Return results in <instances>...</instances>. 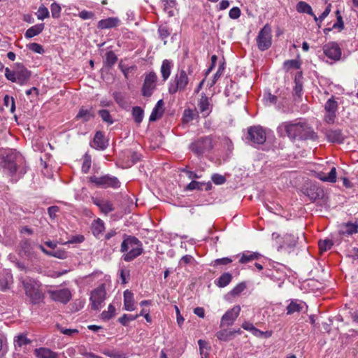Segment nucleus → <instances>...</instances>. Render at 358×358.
<instances>
[{
	"instance_id": "1",
	"label": "nucleus",
	"mask_w": 358,
	"mask_h": 358,
	"mask_svg": "<svg viewBox=\"0 0 358 358\" xmlns=\"http://www.w3.org/2000/svg\"><path fill=\"white\" fill-rule=\"evenodd\" d=\"M277 134L281 138L287 137L292 142L315 141L318 137L313 127L301 119L281 122L277 127Z\"/></svg>"
},
{
	"instance_id": "2",
	"label": "nucleus",
	"mask_w": 358,
	"mask_h": 358,
	"mask_svg": "<svg viewBox=\"0 0 358 358\" xmlns=\"http://www.w3.org/2000/svg\"><path fill=\"white\" fill-rule=\"evenodd\" d=\"M120 252L124 253L122 259L130 262L143 253V244L136 236L124 234Z\"/></svg>"
},
{
	"instance_id": "3",
	"label": "nucleus",
	"mask_w": 358,
	"mask_h": 358,
	"mask_svg": "<svg viewBox=\"0 0 358 358\" xmlns=\"http://www.w3.org/2000/svg\"><path fill=\"white\" fill-rule=\"evenodd\" d=\"M26 296L34 305L43 302L45 295L41 290V283L31 278L27 277L21 280Z\"/></svg>"
},
{
	"instance_id": "4",
	"label": "nucleus",
	"mask_w": 358,
	"mask_h": 358,
	"mask_svg": "<svg viewBox=\"0 0 358 358\" xmlns=\"http://www.w3.org/2000/svg\"><path fill=\"white\" fill-rule=\"evenodd\" d=\"M5 76L8 80L22 85L30 78L31 72L22 64L16 63L13 71L8 67L5 69Z\"/></svg>"
},
{
	"instance_id": "5",
	"label": "nucleus",
	"mask_w": 358,
	"mask_h": 358,
	"mask_svg": "<svg viewBox=\"0 0 358 358\" xmlns=\"http://www.w3.org/2000/svg\"><path fill=\"white\" fill-rule=\"evenodd\" d=\"M213 147V140L211 136L200 137L189 145V150L198 157H201L209 152Z\"/></svg>"
},
{
	"instance_id": "6",
	"label": "nucleus",
	"mask_w": 358,
	"mask_h": 358,
	"mask_svg": "<svg viewBox=\"0 0 358 358\" xmlns=\"http://www.w3.org/2000/svg\"><path fill=\"white\" fill-rule=\"evenodd\" d=\"M189 83V78L184 69L179 70L169 84V92L174 94L178 91H184Z\"/></svg>"
},
{
	"instance_id": "7",
	"label": "nucleus",
	"mask_w": 358,
	"mask_h": 358,
	"mask_svg": "<svg viewBox=\"0 0 358 358\" xmlns=\"http://www.w3.org/2000/svg\"><path fill=\"white\" fill-rule=\"evenodd\" d=\"M22 157L16 153H10L6 155L3 159V172L8 177L13 178L16 172L18 164L21 162Z\"/></svg>"
},
{
	"instance_id": "8",
	"label": "nucleus",
	"mask_w": 358,
	"mask_h": 358,
	"mask_svg": "<svg viewBox=\"0 0 358 358\" xmlns=\"http://www.w3.org/2000/svg\"><path fill=\"white\" fill-rule=\"evenodd\" d=\"M245 138L251 145H262L266 140V131L261 126L250 127Z\"/></svg>"
},
{
	"instance_id": "9",
	"label": "nucleus",
	"mask_w": 358,
	"mask_h": 358,
	"mask_svg": "<svg viewBox=\"0 0 358 358\" xmlns=\"http://www.w3.org/2000/svg\"><path fill=\"white\" fill-rule=\"evenodd\" d=\"M90 181L101 188L117 189L120 187V182L117 178L106 174L102 176H93L90 178Z\"/></svg>"
},
{
	"instance_id": "10",
	"label": "nucleus",
	"mask_w": 358,
	"mask_h": 358,
	"mask_svg": "<svg viewBox=\"0 0 358 358\" xmlns=\"http://www.w3.org/2000/svg\"><path fill=\"white\" fill-rule=\"evenodd\" d=\"M256 42L259 50L264 51L268 50L272 44L271 28L266 24L259 31L256 38Z\"/></svg>"
},
{
	"instance_id": "11",
	"label": "nucleus",
	"mask_w": 358,
	"mask_h": 358,
	"mask_svg": "<svg viewBox=\"0 0 358 358\" xmlns=\"http://www.w3.org/2000/svg\"><path fill=\"white\" fill-rule=\"evenodd\" d=\"M106 294L103 284L92 291L90 301L92 309L98 310L102 307L106 299Z\"/></svg>"
},
{
	"instance_id": "12",
	"label": "nucleus",
	"mask_w": 358,
	"mask_h": 358,
	"mask_svg": "<svg viewBox=\"0 0 358 358\" xmlns=\"http://www.w3.org/2000/svg\"><path fill=\"white\" fill-rule=\"evenodd\" d=\"M157 81V76L155 72L151 71L145 75V79L141 90V93L143 96H151L156 89Z\"/></svg>"
},
{
	"instance_id": "13",
	"label": "nucleus",
	"mask_w": 358,
	"mask_h": 358,
	"mask_svg": "<svg viewBox=\"0 0 358 358\" xmlns=\"http://www.w3.org/2000/svg\"><path fill=\"white\" fill-rule=\"evenodd\" d=\"M324 54L329 59L338 61L341 59L342 52L338 44L336 42H329L323 46Z\"/></svg>"
},
{
	"instance_id": "14",
	"label": "nucleus",
	"mask_w": 358,
	"mask_h": 358,
	"mask_svg": "<svg viewBox=\"0 0 358 358\" xmlns=\"http://www.w3.org/2000/svg\"><path fill=\"white\" fill-rule=\"evenodd\" d=\"M48 294L50 298L62 303H67L72 297L71 292L68 288H63L57 290H49Z\"/></svg>"
},
{
	"instance_id": "15",
	"label": "nucleus",
	"mask_w": 358,
	"mask_h": 358,
	"mask_svg": "<svg viewBox=\"0 0 358 358\" xmlns=\"http://www.w3.org/2000/svg\"><path fill=\"white\" fill-rule=\"evenodd\" d=\"M304 193L311 201L322 199L324 196V189L317 183H310L306 188Z\"/></svg>"
},
{
	"instance_id": "16",
	"label": "nucleus",
	"mask_w": 358,
	"mask_h": 358,
	"mask_svg": "<svg viewBox=\"0 0 358 358\" xmlns=\"http://www.w3.org/2000/svg\"><path fill=\"white\" fill-rule=\"evenodd\" d=\"M240 311V306H235L227 310L221 318L220 327L232 325L238 317Z\"/></svg>"
},
{
	"instance_id": "17",
	"label": "nucleus",
	"mask_w": 358,
	"mask_h": 358,
	"mask_svg": "<svg viewBox=\"0 0 358 358\" xmlns=\"http://www.w3.org/2000/svg\"><path fill=\"white\" fill-rule=\"evenodd\" d=\"M108 146V141L105 139L103 133L102 131H96L93 141L91 143V147L96 149L103 150Z\"/></svg>"
},
{
	"instance_id": "18",
	"label": "nucleus",
	"mask_w": 358,
	"mask_h": 358,
	"mask_svg": "<svg viewBox=\"0 0 358 358\" xmlns=\"http://www.w3.org/2000/svg\"><path fill=\"white\" fill-rule=\"evenodd\" d=\"M120 24V20L118 17H109L99 20L97 24V28L99 29H111L118 27Z\"/></svg>"
},
{
	"instance_id": "19",
	"label": "nucleus",
	"mask_w": 358,
	"mask_h": 358,
	"mask_svg": "<svg viewBox=\"0 0 358 358\" xmlns=\"http://www.w3.org/2000/svg\"><path fill=\"white\" fill-rule=\"evenodd\" d=\"M326 137L328 141L336 143H343L344 136L341 129H330L327 131Z\"/></svg>"
},
{
	"instance_id": "20",
	"label": "nucleus",
	"mask_w": 358,
	"mask_h": 358,
	"mask_svg": "<svg viewBox=\"0 0 358 358\" xmlns=\"http://www.w3.org/2000/svg\"><path fill=\"white\" fill-rule=\"evenodd\" d=\"M93 202L106 215L115 210L113 203L109 201L96 198L93 199Z\"/></svg>"
},
{
	"instance_id": "21",
	"label": "nucleus",
	"mask_w": 358,
	"mask_h": 358,
	"mask_svg": "<svg viewBox=\"0 0 358 358\" xmlns=\"http://www.w3.org/2000/svg\"><path fill=\"white\" fill-rule=\"evenodd\" d=\"M198 108L203 117H206L211 112L208 98L203 94L198 101Z\"/></svg>"
},
{
	"instance_id": "22",
	"label": "nucleus",
	"mask_w": 358,
	"mask_h": 358,
	"mask_svg": "<svg viewBox=\"0 0 358 358\" xmlns=\"http://www.w3.org/2000/svg\"><path fill=\"white\" fill-rule=\"evenodd\" d=\"M316 178L323 182L334 183L337 178L336 169L332 167L327 176L324 172H318L316 173Z\"/></svg>"
},
{
	"instance_id": "23",
	"label": "nucleus",
	"mask_w": 358,
	"mask_h": 358,
	"mask_svg": "<svg viewBox=\"0 0 358 358\" xmlns=\"http://www.w3.org/2000/svg\"><path fill=\"white\" fill-rule=\"evenodd\" d=\"M95 117L94 110L92 108H86L84 106H82L76 117V119L77 120H82L83 122H88L91 119H93Z\"/></svg>"
},
{
	"instance_id": "24",
	"label": "nucleus",
	"mask_w": 358,
	"mask_h": 358,
	"mask_svg": "<svg viewBox=\"0 0 358 358\" xmlns=\"http://www.w3.org/2000/svg\"><path fill=\"white\" fill-rule=\"evenodd\" d=\"M358 232V224L347 222L341 226L339 234L343 236H350Z\"/></svg>"
},
{
	"instance_id": "25",
	"label": "nucleus",
	"mask_w": 358,
	"mask_h": 358,
	"mask_svg": "<svg viewBox=\"0 0 358 358\" xmlns=\"http://www.w3.org/2000/svg\"><path fill=\"white\" fill-rule=\"evenodd\" d=\"M37 358H58V353L47 348H39L34 350Z\"/></svg>"
},
{
	"instance_id": "26",
	"label": "nucleus",
	"mask_w": 358,
	"mask_h": 358,
	"mask_svg": "<svg viewBox=\"0 0 358 358\" xmlns=\"http://www.w3.org/2000/svg\"><path fill=\"white\" fill-rule=\"evenodd\" d=\"M173 66V62L171 60L164 59L162 62L161 69H160V72L162 74L163 81H166L168 80V78H169V76L171 75V69H172Z\"/></svg>"
},
{
	"instance_id": "27",
	"label": "nucleus",
	"mask_w": 358,
	"mask_h": 358,
	"mask_svg": "<svg viewBox=\"0 0 358 358\" xmlns=\"http://www.w3.org/2000/svg\"><path fill=\"white\" fill-rule=\"evenodd\" d=\"M164 101L162 99H160L157 101V104L152 109V111L150 116V121L154 122L156 121L157 119L161 117L164 113Z\"/></svg>"
},
{
	"instance_id": "28",
	"label": "nucleus",
	"mask_w": 358,
	"mask_h": 358,
	"mask_svg": "<svg viewBox=\"0 0 358 358\" xmlns=\"http://www.w3.org/2000/svg\"><path fill=\"white\" fill-rule=\"evenodd\" d=\"M124 309L128 311H132L135 309L134 295L129 289L124 292Z\"/></svg>"
},
{
	"instance_id": "29",
	"label": "nucleus",
	"mask_w": 358,
	"mask_h": 358,
	"mask_svg": "<svg viewBox=\"0 0 358 358\" xmlns=\"http://www.w3.org/2000/svg\"><path fill=\"white\" fill-rule=\"evenodd\" d=\"M211 183L210 182H201L196 180H192L189 182L187 187L186 189L187 190H203L205 189L206 191L210 190L211 189Z\"/></svg>"
},
{
	"instance_id": "30",
	"label": "nucleus",
	"mask_w": 358,
	"mask_h": 358,
	"mask_svg": "<svg viewBox=\"0 0 358 358\" xmlns=\"http://www.w3.org/2000/svg\"><path fill=\"white\" fill-rule=\"evenodd\" d=\"M261 255L257 252H245L241 254L239 262L241 264H247L254 260L258 259Z\"/></svg>"
},
{
	"instance_id": "31",
	"label": "nucleus",
	"mask_w": 358,
	"mask_h": 358,
	"mask_svg": "<svg viewBox=\"0 0 358 358\" xmlns=\"http://www.w3.org/2000/svg\"><path fill=\"white\" fill-rule=\"evenodd\" d=\"M43 29H44V24L43 23L37 24L29 28L26 31V32L24 34V36L27 38H33V37L38 35L39 34H41Z\"/></svg>"
},
{
	"instance_id": "32",
	"label": "nucleus",
	"mask_w": 358,
	"mask_h": 358,
	"mask_svg": "<svg viewBox=\"0 0 358 358\" xmlns=\"http://www.w3.org/2000/svg\"><path fill=\"white\" fill-rule=\"evenodd\" d=\"M232 280V275L228 272L222 274L217 280L215 284L219 287H224L227 286Z\"/></svg>"
},
{
	"instance_id": "33",
	"label": "nucleus",
	"mask_w": 358,
	"mask_h": 358,
	"mask_svg": "<svg viewBox=\"0 0 358 358\" xmlns=\"http://www.w3.org/2000/svg\"><path fill=\"white\" fill-rule=\"evenodd\" d=\"M296 10L299 13H306L310 15H314L311 6L306 1H299L296 6Z\"/></svg>"
},
{
	"instance_id": "34",
	"label": "nucleus",
	"mask_w": 358,
	"mask_h": 358,
	"mask_svg": "<svg viewBox=\"0 0 358 358\" xmlns=\"http://www.w3.org/2000/svg\"><path fill=\"white\" fill-rule=\"evenodd\" d=\"M131 114L135 122L140 124L144 117V110L143 108L140 106H134L132 108Z\"/></svg>"
},
{
	"instance_id": "35",
	"label": "nucleus",
	"mask_w": 358,
	"mask_h": 358,
	"mask_svg": "<svg viewBox=\"0 0 358 358\" xmlns=\"http://www.w3.org/2000/svg\"><path fill=\"white\" fill-rule=\"evenodd\" d=\"M302 309L303 306L301 303H299L296 300H292L290 303L287 306V314L292 315L294 313H299Z\"/></svg>"
},
{
	"instance_id": "36",
	"label": "nucleus",
	"mask_w": 358,
	"mask_h": 358,
	"mask_svg": "<svg viewBox=\"0 0 358 358\" xmlns=\"http://www.w3.org/2000/svg\"><path fill=\"white\" fill-rule=\"evenodd\" d=\"M235 336V331H229L227 329H223L219 331L216 334L217 338L222 341H229L234 338Z\"/></svg>"
},
{
	"instance_id": "37",
	"label": "nucleus",
	"mask_w": 358,
	"mask_h": 358,
	"mask_svg": "<svg viewBox=\"0 0 358 358\" xmlns=\"http://www.w3.org/2000/svg\"><path fill=\"white\" fill-rule=\"evenodd\" d=\"M92 229L93 234L98 236L105 229L104 222L100 218H98L92 223Z\"/></svg>"
},
{
	"instance_id": "38",
	"label": "nucleus",
	"mask_w": 358,
	"mask_h": 358,
	"mask_svg": "<svg viewBox=\"0 0 358 358\" xmlns=\"http://www.w3.org/2000/svg\"><path fill=\"white\" fill-rule=\"evenodd\" d=\"M338 108V103L334 96L329 98L324 105V110L326 112L336 113Z\"/></svg>"
},
{
	"instance_id": "39",
	"label": "nucleus",
	"mask_w": 358,
	"mask_h": 358,
	"mask_svg": "<svg viewBox=\"0 0 358 358\" xmlns=\"http://www.w3.org/2000/svg\"><path fill=\"white\" fill-rule=\"evenodd\" d=\"M301 76H302L301 73H299L297 75H296L295 79H294L295 86L294 87L293 92H294V94L297 96L298 97L301 96L302 91H303V85L301 81Z\"/></svg>"
},
{
	"instance_id": "40",
	"label": "nucleus",
	"mask_w": 358,
	"mask_h": 358,
	"mask_svg": "<svg viewBox=\"0 0 358 358\" xmlns=\"http://www.w3.org/2000/svg\"><path fill=\"white\" fill-rule=\"evenodd\" d=\"M117 61V57L115 52L112 50L108 51L106 54V58L104 60V65L106 67L111 68L113 66Z\"/></svg>"
},
{
	"instance_id": "41",
	"label": "nucleus",
	"mask_w": 358,
	"mask_h": 358,
	"mask_svg": "<svg viewBox=\"0 0 358 358\" xmlns=\"http://www.w3.org/2000/svg\"><path fill=\"white\" fill-rule=\"evenodd\" d=\"M164 6V10L166 12L169 16L174 15L173 9L176 6V0H162Z\"/></svg>"
},
{
	"instance_id": "42",
	"label": "nucleus",
	"mask_w": 358,
	"mask_h": 358,
	"mask_svg": "<svg viewBox=\"0 0 358 358\" xmlns=\"http://www.w3.org/2000/svg\"><path fill=\"white\" fill-rule=\"evenodd\" d=\"M102 353L110 358H128L127 354L114 349H106L102 351Z\"/></svg>"
},
{
	"instance_id": "43",
	"label": "nucleus",
	"mask_w": 358,
	"mask_h": 358,
	"mask_svg": "<svg viewBox=\"0 0 358 358\" xmlns=\"http://www.w3.org/2000/svg\"><path fill=\"white\" fill-rule=\"evenodd\" d=\"M301 67V63L296 59L286 60L283 63V69L286 71H289L291 69H299Z\"/></svg>"
},
{
	"instance_id": "44",
	"label": "nucleus",
	"mask_w": 358,
	"mask_h": 358,
	"mask_svg": "<svg viewBox=\"0 0 358 358\" xmlns=\"http://www.w3.org/2000/svg\"><path fill=\"white\" fill-rule=\"evenodd\" d=\"M37 18L41 20H43L45 18H47L50 16V13L48 9L43 5H41L36 13Z\"/></svg>"
},
{
	"instance_id": "45",
	"label": "nucleus",
	"mask_w": 358,
	"mask_h": 358,
	"mask_svg": "<svg viewBox=\"0 0 358 358\" xmlns=\"http://www.w3.org/2000/svg\"><path fill=\"white\" fill-rule=\"evenodd\" d=\"M198 344L199 346V351L201 356V358H207L208 357V345L206 341L199 340Z\"/></svg>"
},
{
	"instance_id": "46",
	"label": "nucleus",
	"mask_w": 358,
	"mask_h": 358,
	"mask_svg": "<svg viewBox=\"0 0 358 358\" xmlns=\"http://www.w3.org/2000/svg\"><path fill=\"white\" fill-rule=\"evenodd\" d=\"M115 313V308L113 305L110 304L108 307V310H104L101 313L102 319L105 320H109L111 319Z\"/></svg>"
},
{
	"instance_id": "47",
	"label": "nucleus",
	"mask_w": 358,
	"mask_h": 358,
	"mask_svg": "<svg viewBox=\"0 0 358 358\" xmlns=\"http://www.w3.org/2000/svg\"><path fill=\"white\" fill-rule=\"evenodd\" d=\"M98 113L103 122H107L109 124H112L114 122L113 119L108 110L102 109L99 110Z\"/></svg>"
},
{
	"instance_id": "48",
	"label": "nucleus",
	"mask_w": 358,
	"mask_h": 358,
	"mask_svg": "<svg viewBox=\"0 0 358 358\" xmlns=\"http://www.w3.org/2000/svg\"><path fill=\"white\" fill-rule=\"evenodd\" d=\"M15 345L18 347H22L23 345H26L31 343V341L27 338L25 335L20 334L18 335L15 339Z\"/></svg>"
},
{
	"instance_id": "49",
	"label": "nucleus",
	"mask_w": 358,
	"mask_h": 358,
	"mask_svg": "<svg viewBox=\"0 0 358 358\" xmlns=\"http://www.w3.org/2000/svg\"><path fill=\"white\" fill-rule=\"evenodd\" d=\"M3 103L6 107L10 106V110L11 113H14L15 110V103L13 97H10L8 94L5 95L3 98Z\"/></svg>"
},
{
	"instance_id": "50",
	"label": "nucleus",
	"mask_w": 358,
	"mask_h": 358,
	"mask_svg": "<svg viewBox=\"0 0 358 358\" xmlns=\"http://www.w3.org/2000/svg\"><path fill=\"white\" fill-rule=\"evenodd\" d=\"M138 315H127V314H124L122 317H120L119 319H118V321L120 322V323H121L123 326H127L128 325V323L130 322V321H133V320H135L137 317H138Z\"/></svg>"
},
{
	"instance_id": "51",
	"label": "nucleus",
	"mask_w": 358,
	"mask_h": 358,
	"mask_svg": "<svg viewBox=\"0 0 358 358\" xmlns=\"http://www.w3.org/2000/svg\"><path fill=\"white\" fill-rule=\"evenodd\" d=\"M85 241V237L83 235L79 234L73 236L69 241L62 243L63 245L68 244H75V243H81Z\"/></svg>"
},
{
	"instance_id": "52",
	"label": "nucleus",
	"mask_w": 358,
	"mask_h": 358,
	"mask_svg": "<svg viewBox=\"0 0 358 358\" xmlns=\"http://www.w3.org/2000/svg\"><path fill=\"white\" fill-rule=\"evenodd\" d=\"M246 288V285L245 282H240L237 285H236L230 292V294L232 296H238Z\"/></svg>"
},
{
	"instance_id": "53",
	"label": "nucleus",
	"mask_w": 358,
	"mask_h": 358,
	"mask_svg": "<svg viewBox=\"0 0 358 358\" xmlns=\"http://www.w3.org/2000/svg\"><path fill=\"white\" fill-rule=\"evenodd\" d=\"M51 14L53 18H58L60 16L61 7L57 3H52L50 6Z\"/></svg>"
},
{
	"instance_id": "54",
	"label": "nucleus",
	"mask_w": 358,
	"mask_h": 358,
	"mask_svg": "<svg viewBox=\"0 0 358 358\" xmlns=\"http://www.w3.org/2000/svg\"><path fill=\"white\" fill-rule=\"evenodd\" d=\"M28 48L34 52L38 54H43L45 52L43 47L37 43H31L29 44Z\"/></svg>"
},
{
	"instance_id": "55",
	"label": "nucleus",
	"mask_w": 358,
	"mask_h": 358,
	"mask_svg": "<svg viewBox=\"0 0 358 358\" xmlns=\"http://www.w3.org/2000/svg\"><path fill=\"white\" fill-rule=\"evenodd\" d=\"M158 32L160 38L162 40L166 39L171 34L169 29L166 25L159 26L158 29Z\"/></svg>"
},
{
	"instance_id": "56",
	"label": "nucleus",
	"mask_w": 358,
	"mask_h": 358,
	"mask_svg": "<svg viewBox=\"0 0 358 358\" xmlns=\"http://www.w3.org/2000/svg\"><path fill=\"white\" fill-rule=\"evenodd\" d=\"M78 15L83 20L94 19L95 17V14L94 12L86 10L80 11Z\"/></svg>"
},
{
	"instance_id": "57",
	"label": "nucleus",
	"mask_w": 358,
	"mask_h": 358,
	"mask_svg": "<svg viewBox=\"0 0 358 358\" xmlns=\"http://www.w3.org/2000/svg\"><path fill=\"white\" fill-rule=\"evenodd\" d=\"M333 243L330 240H324L319 242V248L320 251L324 252L330 250L332 247Z\"/></svg>"
},
{
	"instance_id": "58",
	"label": "nucleus",
	"mask_w": 358,
	"mask_h": 358,
	"mask_svg": "<svg viewBox=\"0 0 358 358\" xmlns=\"http://www.w3.org/2000/svg\"><path fill=\"white\" fill-rule=\"evenodd\" d=\"M195 113L191 109H186L183 114V120L186 122L192 121L195 116Z\"/></svg>"
},
{
	"instance_id": "59",
	"label": "nucleus",
	"mask_w": 358,
	"mask_h": 358,
	"mask_svg": "<svg viewBox=\"0 0 358 358\" xmlns=\"http://www.w3.org/2000/svg\"><path fill=\"white\" fill-rule=\"evenodd\" d=\"M241 11L238 7H233L229 12V16L233 20L238 19L241 15Z\"/></svg>"
},
{
	"instance_id": "60",
	"label": "nucleus",
	"mask_w": 358,
	"mask_h": 358,
	"mask_svg": "<svg viewBox=\"0 0 358 358\" xmlns=\"http://www.w3.org/2000/svg\"><path fill=\"white\" fill-rule=\"evenodd\" d=\"M211 178L213 182L216 185H222L226 181L224 176L217 173L213 174Z\"/></svg>"
},
{
	"instance_id": "61",
	"label": "nucleus",
	"mask_w": 358,
	"mask_h": 358,
	"mask_svg": "<svg viewBox=\"0 0 358 358\" xmlns=\"http://www.w3.org/2000/svg\"><path fill=\"white\" fill-rule=\"evenodd\" d=\"M232 259L229 257H224L221 259H217L213 262V266L227 265L232 262Z\"/></svg>"
},
{
	"instance_id": "62",
	"label": "nucleus",
	"mask_w": 358,
	"mask_h": 358,
	"mask_svg": "<svg viewBox=\"0 0 358 358\" xmlns=\"http://www.w3.org/2000/svg\"><path fill=\"white\" fill-rule=\"evenodd\" d=\"M336 17H337V22L334 24L332 28H339L341 29H343L344 27V24L343 22L342 16L340 14L339 10L336 11Z\"/></svg>"
},
{
	"instance_id": "63",
	"label": "nucleus",
	"mask_w": 358,
	"mask_h": 358,
	"mask_svg": "<svg viewBox=\"0 0 358 358\" xmlns=\"http://www.w3.org/2000/svg\"><path fill=\"white\" fill-rule=\"evenodd\" d=\"M51 257H55L58 259H64L66 257V252L63 250H57L52 251Z\"/></svg>"
},
{
	"instance_id": "64",
	"label": "nucleus",
	"mask_w": 358,
	"mask_h": 358,
	"mask_svg": "<svg viewBox=\"0 0 358 358\" xmlns=\"http://www.w3.org/2000/svg\"><path fill=\"white\" fill-rule=\"evenodd\" d=\"M91 166V160L90 157H85L83 166H82V171L83 173H87L90 169Z\"/></svg>"
}]
</instances>
